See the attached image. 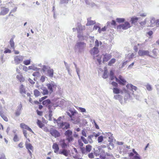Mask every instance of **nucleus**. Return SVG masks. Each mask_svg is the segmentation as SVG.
<instances>
[{
	"mask_svg": "<svg viewBox=\"0 0 159 159\" xmlns=\"http://www.w3.org/2000/svg\"><path fill=\"white\" fill-rule=\"evenodd\" d=\"M65 118L64 116H60L57 120H55V123H57V125L60 128H62L63 129H67L70 128V124L66 122H61V120L62 118Z\"/></svg>",
	"mask_w": 159,
	"mask_h": 159,
	"instance_id": "obj_1",
	"label": "nucleus"
},
{
	"mask_svg": "<svg viewBox=\"0 0 159 159\" xmlns=\"http://www.w3.org/2000/svg\"><path fill=\"white\" fill-rule=\"evenodd\" d=\"M67 114L73 120H75L78 116V113L74 109H70Z\"/></svg>",
	"mask_w": 159,
	"mask_h": 159,
	"instance_id": "obj_2",
	"label": "nucleus"
},
{
	"mask_svg": "<svg viewBox=\"0 0 159 159\" xmlns=\"http://www.w3.org/2000/svg\"><path fill=\"white\" fill-rule=\"evenodd\" d=\"M131 25L127 21H125L123 24H121L118 25L117 27V30L122 29L123 30H127L130 28Z\"/></svg>",
	"mask_w": 159,
	"mask_h": 159,
	"instance_id": "obj_3",
	"label": "nucleus"
},
{
	"mask_svg": "<svg viewBox=\"0 0 159 159\" xmlns=\"http://www.w3.org/2000/svg\"><path fill=\"white\" fill-rule=\"evenodd\" d=\"M46 86L50 93H52L54 90L56 89L57 87V85L54 83L47 84H46Z\"/></svg>",
	"mask_w": 159,
	"mask_h": 159,
	"instance_id": "obj_4",
	"label": "nucleus"
},
{
	"mask_svg": "<svg viewBox=\"0 0 159 159\" xmlns=\"http://www.w3.org/2000/svg\"><path fill=\"white\" fill-rule=\"evenodd\" d=\"M72 132L70 130H67L66 131L65 134L66 136V139L69 142H71L72 141L73 138L72 137Z\"/></svg>",
	"mask_w": 159,
	"mask_h": 159,
	"instance_id": "obj_5",
	"label": "nucleus"
},
{
	"mask_svg": "<svg viewBox=\"0 0 159 159\" xmlns=\"http://www.w3.org/2000/svg\"><path fill=\"white\" fill-rule=\"evenodd\" d=\"M49 132L52 136L56 138L60 136V133L57 130L53 128H51L49 130Z\"/></svg>",
	"mask_w": 159,
	"mask_h": 159,
	"instance_id": "obj_6",
	"label": "nucleus"
},
{
	"mask_svg": "<svg viewBox=\"0 0 159 159\" xmlns=\"http://www.w3.org/2000/svg\"><path fill=\"white\" fill-rule=\"evenodd\" d=\"M25 145L26 148L28 150V152L30 154V156L32 157V153L30 150L32 152L33 151V148L31 144L30 143H28L26 141L25 143Z\"/></svg>",
	"mask_w": 159,
	"mask_h": 159,
	"instance_id": "obj_7",
	"label": "nucleus"
},
{
	"mask_svg": "<svg viewBox=\"0 0 159 159\" xmlns=\"http://www.w3.org/2000/svg\"><path fill=\"white\" fill-rule=\"evenodd\" d=\"M116 81L121 85H124L126 83V80L121 75H120L118 78L116 77Z\"/></svg>",
	"mask_w": 159,
	"mask_h": 159,
	"instance_id": "obj_8",
	"label": "nucleus"
},
{
	"mask_svg": "<svg viewBox=\"0 0 159 159\" xmlns=\"http://www.w3.org/2000/svg\"><path fill=\"white\" fill-rule=\"evenodd\" d=\"M149 52L148 50H140L138 52V54L140 56H148L151 57V56L149 55Z\"/></svg>",
	"mask_w": 159,
	"mask_h": 159,
	"instance_id": "obj_9",
	"label": "nucleus"
},
{
	"mask_svg": "<svg viewBox=\"0 0 159 159\" xmlns=\"http://www.w3.org/2000/svg\"><path fill=\"white\" fill-rule=\"evenodd\" d=\"M20 126L22 129L23 130L26 129L30 132L33 133V132L31 129L30 128L28 125L24 123H21L20 124Z\"/></svg>",
	"mask_w": 159,
	"mask_h": 159,
	"instance_id": "obj_10",
	"label": "nucleus"
},
{
	"mask_svg": "<svg viewBox=\"0 0 159 159\" xmlns=\"http://www.w3.org/2000/svg\"><path fill=\"white\" fill-rule=\"evenodd\" d=\"M104 135L106 136L107 137H108L109 142H112L114 139V137L112 136L113 134L111 132L105 133L104 134Z\"/></svg>",
	"mask_w": 159,
	"mask_h": 159,
	"instance_id": "obj_11",
	"label": "nucleus"
},
{
	"mask_svg": "<svg viewBox=\"0 0 159 159\" xmlns=\"http://www.w3.org/2000/svg\"><path fill=\"white\" fill-rule=\"evenodd\" d=\"M111 57V55L110 54H106L103 55V62H107Z\"/></svg>",
	"mask_w": 159,
	"mask_h": 159,
	"instance_id": "obj_12",
	"label": "nucleus"
},
{
	"mask_svg": "<svg viewBox=\"0 0 159 159\" xmlns=\"http://www.w3.org/2000/svg\"><path fill=\"white\" fill-rule=\"evenodd\" d=\"M23 59V57L22 56H17L15 57L14 60L17 64H18L22 61Z\"/></svg>",
	"mask_w": 159,
	"mask_h": 159,
	"instance_id": "obj_13",
	"label": "nucleus"
},
{
	"mask_svg": "<svg viewBox=\"0 0 159 159\" xmlns=\"http://www.w3.org/2000/svg\"><path fill=\"white\" fill-rule=\"evenodd\" d=\"M9 11V9L8 8L3 7L2 8V10L0 13V15H5L7 14Z\"/></svg>",
	"mask_w": 159,
	"mask_h": 159,
	"instance_id": "obj_14",
	"label": "nucleus"
},
{
	"mask_svg": "<svg viewBox=\"0 0 159 159\" xmlns=\"http://www.w3.org/2000/svg\"><path fill=\"white\" fill-rule=\"evenodd\" d=\"M90 53L92 55H94L97 54L99 52L98 48L94 47L90 51Z\"/></svg>",
	"mask_w": 159,
	"mask_h": 159,
	"instance_id": "obj_15",
	"label": "nucleus"
},
{
	"mask_svg": "<svg viewBox=\"0 0 159 159\" xmlns=\"http://www.w3.org/2000/svg\"><path fill=\"white\" fill-rule=\"evenodd\" d=\"M94 153L96 156H98L101 154V148H94Z\"/></svg>",
	"mask_w": 159,
	"mask_h": 159,
	"instance_id": "obj_16",
	"label": "nucleus"
},
{
	"mask_svg": "<svg viewBox=\"0 0 159 159\" xmlns=\"http://www.w3.org/2000/svg\"><path fill=\"white\" fill-rule=\"evenodd\" d=\"M126 87L128 89L130 90H134L136 91L137 89V88L136 86L133 85L132 84H128L126 85Z\"/></svg>",
	"mask_w": 159,
	"mask_h": 159,
	"instance_id": "obj_17",
	"label": "nucleus"
},
{
	"mask_svg": "<svg viewBox=\"0 0 159 159\" xmlns=\"http://www.w3.org/2000/svg\"><path fill=\"white\" fill-rule=\"evenodd\" d=\"M95 23V21L91 20V18H89L87 19V23L86 24V25L89 26L93 25Z\"/></svg>",
	"mask_w": 159,
	"mask_h": 159,
	"instance_id": "obj_18",
	"label": "nucleus"
},
{
	"mask_svg": "<svg viewBox=\"0 0 159 159\" xmlns=\"http://www.w3.org/2000/svg\"><path fill=\"white\" fill-rule=\"evenodd\" d=\"M16 78L20 82H23L25 81V79L21 74L17 75Z\"/></svg>",
	"mask_w": 159,
	"mask_h": 159,
	"instance_id": "obj_19",
	"label": "nucleus"
},
{
	"mask_svg": "<svg viewBox=\"0 0 159 159\" xmlns=\"http://www.w3.org/2000/svg\"><path fill=\"white\" fill-rule=\"evenodd\" d=\"M80 112L82 113L83 116H84L85 117H86L87 116L88 112L85 108L80 107Z\"/></svg>",
	"mask_w": 159,
	"mask_h": 159,
	"instance_id": "obj_20",
	"label": "nucleus"
},
{
	"mask_svg": "<svg viewBox=\"0 0 159 159\" xmlns=\"http://www.w3.org/2000/svg\"><path fill=\"white\" fill-rule=\"evenodd\" d=\"M52 148L54 150V152L55 153H57L59 150V148L58 145L56 143H53L52 145Z\"/></svg>",
	"mask_w": 159,
	"mask_h": 159,
	"instance_id": "obj_21",
	"label": "nucleus"
},
{
	"mask_svg": "<svg viewBox=\"0 0 159 159\" xmlns=\"http://www.w3.org/2000/svg\"><path fill=\"white\" fill-rule=\"evenodd\" d=\"M87 5L89 7H93L95 5V4L93 2H91L90 0H84Z\"/></svg>",
	"mask_w": 159,
	"mask_h": 159,
	"instance_id": "obj_22",
	"label": "nucleus"
},
{
	"mask_svg": "<svg viewBox=\"0 0 159 159\" xmlns=\"http://www.w3.org/2000/svg\"><path fill=\"white\" fill-rule=\"evenodd\" d=\"M60 144L62 148H65L67 146V145L65 143L64 139H61L60 141Z\"/></svg>",
	"mask_w": 159,
	"mask_h": 159,
	"instance_id": "obj_23",
	"label": "nucleus"
},
{
	"mask_svg": "<svg viewBox=\"0 0 159 159\" xmlns=\"http://www.w3.org/2000/svg\"><path fill=\"white\" fill-rule=\"evenodd\" d=\"M47 73L49 77H53V70L52 69H49L47 70Z\"/></svg>",
	"mask_w": 159,
	"mask_h": 159,
	"instance_id": "obj_24",
	"label": "nucleus"
},
{
	"mask_svg": "<svg viewBox=\"0 0 159 159\" xmlns=\"http://www.w3.org/2000/svg\"><path fill=\"white\" fill-rule=\"evenodd\" d=\"M140 18L134 17L131 18V21L132 24H135L137 21L140 19Z\"/></svg>",
	"mask_w": 159,
	"mask_h": 159,
	"instance_id": "obj_25",
	"label": "nucleus"
},
{
	"mask_svg": "<svg viewBox=\"0 0 159 159\" xmlns=\"http://www.w3.org/2000/svg\"><path fill=\"white\" fill-rule=\"evenodd\" d=\"M114 98L115 99L118 100L120 102L122 101L123 99L122 97L120 95H114Z\"/></svg>",
	"mask_w": 159,
	"mask_h": 159,
	"instance_id": "obj_26",
	"label": "nucleus"
},
{
	"mask_svg": "<svg viewBox=\"0 0 159 159\" xmlns=\"http://www.w3.org/2000/svg\"><path fill=\"white\" fill-rule=\"evenodd\" d=\"M60 154H63L65 156L67 157L69 155V152L67 150L64 149H63L61 152H60Z\"/></svg>",
	"mask_w": 159,
	"mask_h": 159,
	"instance_id": "obj_27",
	"label": "nucleus"
},
{
	"mask_svg": "<svg viewBox=\"0 0 159 159\" xmlns=\"http://www.w3.org/2000/svg\"><path fill=\"white\" fill-rule=\"evenodd\" d=\"M0 115L3 119L6 121H8V119L6 116L2 111L0 112Z\"/></svg>",
	"mask_w": 159,
	"mask_h": 159,
	"instance_id": "obj_28",
	"label": "nucleus"
},
{
	"mask_svg": "<svg viewBox=\"0 0 159 159\" xmlns=\"http://www.w3.org/2000/svg\"><path fill=\"white\" fill-rule=\"evenodd\" d=\"M37 123L38 125L41 128H42L44 126V125L42 122L38 119L37 120Z\"/></svg>",
	"mask_w": 159,
	"mask_h": 159,
	"instance_id": "obj_29",
	"label": "nucleus"
},
{
	"mask_svg": "<svg viewBox=\"0 0 159 159\" xmlns=\"http://www.w3.org/2000/svg\"><path fill=\"white\" fill-rule=\"evenodd\" d=\"M156 20L154 18L151 19L150 20V27H152L156 25Z\"/></svg>",
	"mask_w": 159,
	"mask_h": 159,
	"instance_id": "obj_30",
	"label": "nucleus"
},
{
	"mask_svg": "<svg viewBox=\"0 0 159 159\" xmlns=\"http://www.w3.org/2000/svg\"><path fill=\"white\" fill-rule=\"evenodd\" d=\"M51 103V101L49 99H47L43 101L42 102V104L43 105L47 106Z\"/></svg>",
	"mask_w": 159,
	"mask_h": 159,
	"instance_id": "obj_31",
	"label": "nucleus"
},
{
	"mask_svg": "<svg viewBox=\"0 0 159 159\" xmlns=\"http://www.w3.org/2000/svg\"><path fill=\"white\" fill-rule=\"evenodd\" d=\"M20 92L21 93H26L25 90L24 88V86L23 84H21L20 86Z\"/></svg>",
	"mask_w": 159,
	"mask_h": 159,
	"instance_id": "obj_32",
	"label": "nucleus"
},
{
	"mask_svg": "<svg viewBox=\"0 0 159 159\" xmlns=\"http://www.w3.org/2000/svg\"><path fill=\"white\" fill-rule=\"evenodd\" d=\"M135 54L134 53H132V54H128L127 56L126 57L128 58V59H131L133 57H135Z\"/></svg>",
	"mask_w": 159,
	"mask_h": 159,
	"instance_id": "obj_33",
	"label": "nucleus"
},
{
	"mask_svg": "<svg viewBox=\"0 0 159 159\" xmlns=\"http://www.w3.org/2000/svg\"><path fill=\"white\" fill-rule=\"evenodd\" d=\"M34 92V95L36 97H38L41 94V93L37 89H35Z\"/></svg>",
	"mask_w": 159,
	"mask_h": 159,
	"instance_id": "obj_34",
	"label": "nucleus"
},
{
	"mask_svg": "<svg viewBox=\"0 0 159 159\" xmlns=\"http://www.w3.org/2000/svg\"><path fill=\"white\" fill-rule=\"evenodd\" d=\"M93 137V136L92 134L88 136V140L90 143H93V141L92 140V138Z\"/></svg>",
	"mask_w": 159,
	"mask_h": 159,
	"instance_id": "obj_35",
	"label": "nucleus"
},
{
	"mask_svg": "<svg viewBox=\"0 0 159 159\" xmlns=\"http://www.w3.org/2000/svg\"><path fill=\"white\" fill-rule=\"evenodd\" d=\"M110 143H109L108 145V148L109 149H113L114 147V144L111 143L112 142H110Z\"/></svg>",
	"mask_w": 159,
	"mask_h": 159,
	"instance_id": "obj_36",
	"label": "nucleus"
},
{
	"mask_svg": "<svg viewBox=\"0 0 159 159\" xmlns=\"http://www.w3.org/2000/svg\"><path fill=\"white\" fill-rule=\"evenodd\" d=\"M92 146L90 145H87L86 146L85 149L88 152H89L92 148Z\"/></svg>",
	"mask_w": 159,
	"mask_h": 159,
	"instance_id": "obj_37",
	"label": "nucleus"
},
{
	"mask_svg": "<svg viewBox=\"0 0 159 159\" xmlns=\"http://www.w3.org/2000/svg\"><path fill=\"white\" fill-rule=\"evenodd\" d=\"M116 20L119 23H121L124 22L125 19L123 18H117Z\"/></svg>",
	"mask_w": 159,
	"mask_h": 159,
	"instance_id": "obj_38",
	"label": "nucleus"
},
{
	"mask_svg": "<svg viewBox=\"0 0 159 159\" xmlns=\"http://www.w3.org/2000/svg\"><path fill=\"white\" fill-rule=\"evenodd\" d=\"M80 150L83 154H86L87 153L85 148L84 147L80 148Z\"/></svg>",
	"mask_w": 159,
	"mask_h": 159,
	"instance_id": "obj_39",
	"label": "nucleus"
},
{
	"mask_svg": "<svg viewBox=\"0 0 159 159\" xmlns=\"http://www.w3.org/2000/svg\"><path fill=\"white\" fill-rule=\"evenodd\" d=\"M10 46L11 47L13 48H14V43L13 41V38H11L10 41Z\"/></svg>",
	"mask_w": 159,
	"mask_h": 159,
	"instance_id": "obj_40",
	"label": "nucleus"
},
{
	"mask_svg": "<svg viewBox=\"0 0 159 159\" xmlns=\"http://www.w3.org/2000/svg\"><path fill=\"white\" fill-rule=\"evenodd\" d=\"M116 61V59L114 58L112 59L108 62V65L111 66L112 64H114Z\"/></svg>",
	"mask_w": 159,
	"mask_h": 159,
	"instance_id": "obj_41",
	"label": "nucleus"
},
{
	"mask_svg": "<svg viewBox=\"0 0 159 159\" xmlns=\"http://www.w3.org/2000/svg\"><path fill=\"white\" fill-rule=\"evenodd\" d=\"M52 106L51 105H49L48 106V109H49V116H52Z\"/></svg>",
	"mask_w": 159,
	"mask_h": 159,
	"instance_id": "obj_42",
	"label": "nucleus"
},
{
	"mask_svg": "<svg viewBox=\"0 0 159 159\" xmlns=\"http://www.w3.org/2000/svg\"><path fill=\"white\" fill-rule=\"evenodd\" d=\"M113 92L116 94H118L120 93V90L118 88H114L113 89Z\"/></svg>",
	"mask_w": 159,
	"mask_h": 159,
	"instance_id": "obj_43",
	"label": "nucleus"
},
{
	"mask_svg": "<svg viewBox=\"0 0 159 159\" xmlns=\"http://www.w3.org/2000/svg\"><path fill=\"white\" fill-rule=\"evenodd\" d=\"M103 139V137L102 136H99L98 139V143L102 142Z\"/></svg>",
	"mask_w": 159,
	"mask_h": 159,
	"instance_id": "obj_44",
	"label": "nucleus"
},
{
	"mask_svg": "<svg viewBox=\"0 0 159 159\" xmlns=\"http://www.w3.org/2000/svg\"><path fill=\"white\" fill-rule=\"evenodd\" d=\"M81 139L82 141L84 142V143L85 144H88V140H87L83 136L81 137Z\"/></svg>",
	"mask_w": 159,
	"mask_h": 159,
	"instance_id": "obj_45",
	"label": "nucleus"
},
{
	"mask_svg": "<svg viewBox=\"0 0 159 159\" xmlns=\"http://www.w3.org/2000/svg\"><path fill=\"white\" fill-rule=\"evenodd\" d=\"M23 63L26 65H28L30 63V60H25L24 61Z\"/></svg>",
	"mask_w": 159,
	"mask_h": 159,
	"instance_id": "obj_46",
	"label": "nucleus"
},
{
	"mask_svg": "<svg viewBox=\"0 0 159 159\" xmlns=\"http://www.w3.org/2000/svg\"><path fill=\"white\" fill-rule=\"evenodd\" d=\"M146 88L149 91H151L152 90V88L151 86L148 84L146 85Z\"/></svg>",
	"mask_w": 159,
	"mask_h": 159,
	"instance_id": "obj_47",
	"label": "nucleus"
},
{
	"mask_svg": "<svg viewBox=\"0 0 159 159\" xmlns=\"http://www.w3.org/2000/svg\"><path fill=\"white\" fill-rule=\"evenodd\" d=\"M86 46V44L83 42H80V49H83Z\"/></svg>",
	"mask_w": 159,
	"mask_h": 159,
	"instance_id": "obj_48",
	"label": "nucleus"
},
{
	"mask_svg": "<svg viewBox=\"0 0 159 159\" xmlns=\"http://www.w3.org/2000/svg\"><path fill=\"white\" fill-rule=\"evenodd\" d=\"M13 140L15 142L19 141V139L17 134H15L13 139Z\"/></svg>",
	"mask_w": 159,
	"mask_h": 159,
	"instance_id": "obj_49",
	"label": "nucleus"
},
{
	"mask_svg": "<svg viewBox=\"0 0 159 159\" xmlns=\"http://www.w3.org/2000/svg\"><path fill=\"white\" fill-rule=\"evenodd\" d=\"M103 78L106 79L107 77V72L106 70H105L102 76Z\"/></svg>",
	"mask_w": 159,
	"mask_h": 159,
	"instance_id": "obj_50",
	"label": "nucleus"
},
{
	"mask_svg": "<svg viewBox=\"0 0 159 159\" xmlns=\"http://www.w3.org/2000/svg\"><path fill=\"white\" fill-rule=\"evenodd\" d=\"M132 159H141V158L139 155L138 154V155H135Z\"/></svg>",
	"mask_w": 159,
	"mask_h": 159,
	"instance_id": "obj_51",
	"label": "nucleus"
},
{
	"mask_svg": "<svg viewBox=\"0 0 159 159\" xmlns=\"http://www.w3.org/2000/svg\"><path fill=\"white\" fill-rule=\"evenodd\" d=\"M92 134L93 135V137H95L96 138L99 135L100 133H98L97 134H96L94 132Z\"/></svg>",
	"mask_w": 159,
	"mask_h": 159,
	"instance_id": "obj_52",
	"label": "nucleus"
},
{
	"mask_svg": "<svg viewBox=\"0 0 159 159\" xmlns=\"http://www.w3.org/2000/svg\"><path fill=\"white\" fill-rule=\"evenodd\" d=\"M48 93L49 91L47 89H44L43 91V93L44 95L47 94Z\"/></svg>",
	"mask_w": 159,
	"mask_h": 159,
	"instance_id": "obj_53",
	"label": "nucleus"
},
{
	"mask_svg": "<svg viewBox=\"0 0 159 159\" xmlns=\"http://www.w3.org/2000/svg\"><path fill=\"white\" fill-rule=\"evenodd\" d=\"M86 131L85 130H83L82 131V135L85 137L87 136L86 133Z\"/></svg>",
	"mask_w": 159,
	"mask_h": 159,
	"instance_id": "obj_54",
	"label": "nucleus"
},
{
	"mask_svg": "<svg viewBox=\"0 0 159 159\" xmlns=\"http://www.w3.org/2000/svg\"><path fill=\"white\" fill-rule=\"evenodd\" d=\"M18 146L20 148H22L24 147L23 143V142L20 143L18 145Z\"/></svg>",
	"mask_w": 159,
	"mask_h": 159,
	"instance_id": "obj_55",
	"label": "nucleus"
},
{
	"mask_svg": "<svg viewBox=\"0 0 159 159\" xmlns=\"http://www.w3.org/2000/svg\"><path fill=\"white\" fill-rule=\"evenodd\" d=\"M129 61H126L124 62L123 63H122V64L121 66V68H123L124 67V66L125 65H126L127 63Z\"/></svg>",
	"mask_w": 159,
	"mask_h": 159,
	"instance_id": "obj_56",
	"label": "nucleus"
},
{
	"mask_svg": "<svg viewBox=\"0 0 159 159\" xmlns=\"http://www.w3.org/2000/svg\"><path fill=\"white\" fill-rule=\"evenodd\" d=\"M45 76H44L43 75L41 76L40 78V80L42 82H43L45 81Z\"/></svg>",
	"mask_w": 159,
	"mask_h": 159,
	"instance_id": "obj_57",
	"label": "nucleus"
},
{
	"mask_svg": "<svg viewBox=\"0 0 159 159\" xmlns=\"http://www.w3.org/2000/svg\"><path fill=\"white\" fill-rule=\"evenodd\" d=\"M11 52V51L8 49V48H6L5 49V50L4 51V53H10Z\"/></svg>",
	"mask_w": 159,
	"mask_h": 159,
	"instance_id": "obj_58",
	"label": "nucleus"
},
{
	"mask_svg": "<svg viewBox=\"0 0 159 159\" xmlns=\"http://www.w3.org/2000/svg\"><path fill=\"white\" fill-rule=\"evenodd\" d=\"M89 157L90 158H93L94 157L93 153H90L88 155Z\"/></svg>",
	"mask_w": 159,
	"mask_h": 159,
	"instance_id": "obj_59",
	"label": "nucleus"
},
{
	"mask_svg": "<svg viewBox=\"0 0 159 159\" xmlns=\"http://www.w3.org/2000/svg\"><path fill=\"white\" fill-rule=\"evenodd\" d=\"M69 0H61V2L62 3H66L68 2Z\"/></svg>",
	"mask_w": 159,
	"mask_h": 159,
	"instance_id": "obj_60",
	"label": "nucleus"
},
{
	"mask_svg": "<svg viewBox=\"0 0 159 159\" xmlns=\"http://www.w3.org/2000/svg\"><path fill=\"white\" fill-rule=\"evenodd\" d=\"M23 131V133L24 135V136L25 137L27 138V133L26 132V131L25 130H24Z\"/></svg>",
	"mask_w": 159,
	"mask_h": 159,
	"instance_id": "obj_61",
	"label": "nucleus"
},
{
	"mask_svg": "<svg viewBox=\"0 0 159 159\" xmlns=\"http://www.w3.org/2000/svg\"><path fill=\"white\" fill-rule=\"evenodd\" d=\"M146 19H145L144 21L141 22L139 23L141 25H145L146 24Z\"/></svg>",
	"mask_w": 159,
	"mask_h": 159,
	"instance_id": "obj_62",
	"label": "nucleus"
},
{
	"mask_svg": "<svg viewBox=\"0 0 159 159\" xmlns=\"http://www.w3.org/2000/svg\"><path fill=\"white\" fill-rule=\"evenodd\" d=\"M0 159H7V158L4 154H2L0 157Z\"/></svg>",
	"mask_w": 159,
	"mask_h": 159,
	"instance_id": "obj_63",
	"label": "nucleus"
},
{
	"mask_svg": "<svg viewBox=\"0 0 159 159\" xmlns=\"http://www.w3.org/2000/svg\"><path fill=\"white\" fill-rule=\"evenodd\" d=\"M111 84L114 86H115V87H117L118 86V84H117L116 82H112L111 83Z\"/></svg>",
	"mask_w": 159,
	"mask_h": 159,
	"instance_id": "obj_64",
	"label": "nucleus"
}]
</instances>
